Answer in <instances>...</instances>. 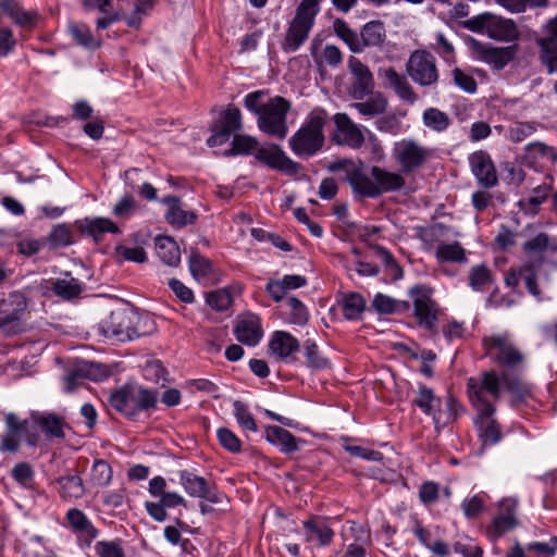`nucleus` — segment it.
Masks as SVG:
<instances>
[{
  "instance_id": "f257e3e1",
  "label": "nucleus",
  "mask_w": 557,
  "mask_h": 557,
  "mask_svg": "<svg viewBox=\"0 0 557 557\" xmlns=\"http://www.w3.org/2000/svg\"><path fill=\"white\" fill-rule=\"evenodd\" d=\"M331 170H344L352 193L361 198H376L382 194L398 191L406 183L401 172H389L373 165L368 174L362 162L356 164L348 159L332 164Z\"/></svg>"
},
{
  "instance_id": "f03ea898",
  "label": "nucleus",
  "mask_w": 557,
  "mask_h": 557,
  "mask_svg": "<svg viewBox=\"0 0 557 557\" xmlns=\"http://www.w3.org/2000/svg\"><path fill=\"white\" fill-rule=\"evenodd\" d=\"M247 110L258 116L257 124L261 132L284 139L288 133L286 123L290 103L281 96L268 98L264 90L249 92L244 98Z\"/></svg>"
},
{
  "instance_id": "7ed1b4c3",
  "label": "nucleus",
  "mask_w": 557,
  "mask_h": 557,
  "mask_svg": "<svg viewBox=\"0 0 557 557\" xmlns=\"http://www.w3.org/2000/svg\"><path fill=\"white\" fill-rule=\"evenodd\" d=\"M468 395L476 410L495 411L494 401L498 400L503 389L521 395L525 388L523 383L504 371L498 374L491 370L478 377H470L467 382Z\"/></svg>"
},
{
  "instance_id": "20e7f679",
  "label": "nucleus",
  "mask_w": 557,
  "mask_h": 557,
  "mask_svg": "<svg viewBox=\"0 0 557 557\" xmlns=\"http://www.w3.org/2000/svg\"><path fill=\"white\" fill-rule=\"evenodd\" d=\"M326 119L325 110L314 109L301 127L289 138V147L297 157L310 158L322 149L325 140L323 128Z\"/></svg>"
},
{
  "instance_id": "39448f33",
  "label": "nucleus",
  "mask_w": 557,
  "mask_h": 557,
  "mask_svg": "<svg viewBox=\"0 0 557 557\" xmlns=\"http://www.w3.org/2000/svg\"><path fill=\"white\" fill-rule=\"evenodd\" d=\"M157 394L139 385H125L112 393L109 404L119 412L135 417L138 412L156 408Z\"/></svg>"
},
{
  "instance_id": "423d86ee",
  "label": "nucleus",
  "mask_w": 557,
  "mask_h": 557,
  "mask_svg": "<svg viewBox=\"0 0 557 557\" xmlns=\"http://www.w3.org/2000/svg\"><path fill=\"white\" fill-rule=\"evenodd\" d=\"M318 12V0H302L300 2L296 16L290 23L283 42L285 52L298 50L307 40Z\"/></svg>"
},
{
  "instance_id": "0eeeda50",
  "label": "nucleus",
  "mask_w": 557,
  "mask_h": 557,
  "mask_svg": "<svg viewBox=\"0 0 557 557\" xmlns=\"http://www.w3.org/2000/svg\"><path fill=\"white\" fill-rule=\"evenodd\" d=\"M141 320L139 313L133 308H120L112 311L102 322L101 329L107 337L120 342L133 341L141 335L138 324Z\"/></svg>"
},
{
  "instance_id": "6e6552de",
  "label": "nucleus",
  "mask_w": 557,
  "mask_h": 557,
  "mask_svg": "<svg viewBox=\"0 0 557 557\" xmlns=\"http://www.w3.org/2000/svg\"><path fill=\"white\" fill-rule=\"evenodd\" d=\"M5 433L1 437L0 448L4 451L15 453L20 448L21 440L24 438L29 446L38 445L39 433L32 428L30 418L20 420L15 413L4 416Z\"/></svg>"
},
{
  "instance_id": "1a4fd4ad",
  "label": "nucleus",
  "mask_w": 557,
  "mask_h": 557,
  "mask_svg": "<svg viewBox=\"0 0 557 557\" xmlns=\"http://www.w3.org/2000/svg\"><path fill=\"white\" fill-rule=\"evenodd\" d=\"M487 355L507 369H516L524 361V355L508 335H495L484 338Z\"/></svg>"
},
{
  "instance_id": "9d476101",
  "label": "nucleus",
  "mask_w": 557,
  "mask_h": 557,
  "mask_svg": "<svg viewBox=\"0 0 557 557\" xmlns=\"http://www.w3.org/2000/svg\"><path fill=\"white\" fill-rule=\"evenodd\" d=\"M409 77L419 86H433L438 81L435 57L425 50H414L406 64Z\"/></svg>"
},
{
  "instance_id": "9b49d317",
  "label": "nucleus",
  "mask_w": 557,
  "mask_h": 557,
  "mask_svg": "<svg viewBox=\"0 0 557 557\" xmlns=\"http://www.w3.org/2000/svg\"><path fill=\"white\" fill-rule=\"evenodd\" d=\"M392 156L403 174L420 169L430 158V150L413 139H401L394 144Z\"/></svg>"
},
{
  "instance_id": "f8f14e48",
  "label": "nucleus",
  "mask_w": 557,
  "mask_h": 557,
  "mask_svg": "<svg viewBox=\"0 0 557 557\" xmlns=\"http://www.w3.org/2000/svg\"><path fill=\"white\" fill-rule=\"evenodd\" d=\"M27 307L24 295L20 292L10 293L0 299V331L14 335L22 331V317Z\"/></svg>"
},
{
  "instance_id": "ddd939ff",
  "label": "nucleus",
  "mask_w": 557,
  "mask_h": 557,
  "mask_svg": "<svg viewBox=\"0 0 557 557\" xmlns=\"http://www.w3.org/2000/svg\"><path fill=\"white\" fill-rule=\"evenodd\" d=\"M543 34L535 38L539 59L548 74L557 71V15L549 18L542 27Z\"/></svg>"
},
{
  "instance_id": "4468645a",
  "label": "nucleus",
  "mask_w": 557,
  "mask_h": 557,
  "mask_svg": "<svg viewBox=\"0 0 557 557\" xmlns=\"http://www.w3.org/2000/svg\"><path fill=\"white\" fill-rule=\"evenodd\" d=\"M242 128V113L238 108L228 106L211 126L212 135L207 139L209 147L225 144L232 133Z\"/></svg>"
},
{
  "instance_id": "2eb2a0df",
  "label": "nucleus",
  "mask_w": 557,
  "mask_h": 557,
  "mask_svg": "<svg viewBox=\"0 0 557 557\" xmlns=\"http://www.w3.org/2000/svg\"><path fill=\"white\" fill-rule=\"evenodd\" d=\"M29 418L33 430L41 433L47 441H61L65 437L69 425L62 417L48 411H33Z\"/></svg>"
},
{
  "instance_id": "dca6fc26",
  "label": "nucleus",
  "mask_w": 557,
  "mask_h": 557,
  "mask_svg": "<svg viewBox=\"0 0 557 557\" xmlns=\"http://www.w3.org/2000/svg\"><path fill=\"white\" fill-rule=\"evenodd\" d=\"M333 119L336 125L335 141L352 149L361 148L366 140L362 127L346 113H336Z\"/></svg>"
},
{
  "instance_id": "f3484780",
  "label": "nucleus",
  "mask_w": 557,
  "mask_h": 557,
  "mask_svg": "<svg viewBox=\"0 0 557 557\" xmlns=\"http://www.w3.org/2000/svg\"><path fill=\"white\" fill-rule=\"evenodd\" d=\"M410 295L413 297L414 315L419 324L428 330H432L437 320L436 304L421 286L412 287Z\"/></svg>"
},
{
  "instance_id": "a211bd4d",
  "label": "nucleus",
  "mask_w": 557,
  "mask_h": 557,
  "mask_svg": "<svg viewBox=\"0 0 557 557\" xmlns=\"http://www.w3.org/2000/svg\"><path fill=\"white\" fill-rule=\"evenodd\" d=\"M469 163L480 185L491 188L497 184V174L490 154L479 150L470 154Z\"/></svg>"
},
{
  "instance_id": "6ab92c4d",
  "label": "nucleus",
  "mask_w": 557,
  "mask_h": 557,
  "mask_svg": "<svg viewBox=\"0 0 557 557\" xmlns=\"http://www.w3.org/2000/svg\"><path fill=\"white\" fill-rule=\"evenodd\" d=\"M234 334L238 342L248 346H256L263 336L260 319L252 313L238 317Z\"/></svg>"
},
{
  "instance_id": "aec40b11",
  "label": "nucleus",
  "mask_w": 557,
  "mask_h": 557,
  "mask_svg": "<svg viewBox=\"0 0 557 557\" xmlns=\"http://www.w3.org/2000/svg\"><path fill=\"white\" fill-rule=\"evenodd\" d=\"M348 69L355 78L352 85L354 97L362 98L370 94L374 87V79L369 67L359 59L350 57L348 59Z\"/></svg>"
},
{
  "instance_id": "412c9836",
  "label": "nucleus",
  "mask_w": 557,
  "mask_h": 557,
  "mask_svg": "<svg viewBox=\"0 0 557 557\" xmlns=\"http://www.w3.org/2000/svg\"><path fill=\"white\" fill-rule=\"evenodd\" d=\"M256 158L273 169L287 173H297L300 169V165L287 157L277 146L257 149Z\"/></svg>"
},
{
  "instance_id": "4be33fe9",
  "label": "nucleus",
  "mask_w": 557,
  "mask_h": 557,
  "mask_svg": "<svg viewBox=\"0 0 557 557\" xmlns=\"http://www.w3.org/2000/svg\"><path fill=\"white\" fill-rule=\"evenodd\" d=\"M180 483L184 487L185 492L193 497L197 498H206L211 503H218L219 497L214 494L207 482V480L202 476H198L189 471H181L180 474Z\"/></svg>"
},
{
  "instance_id": "5701e85b",
  "label": "nucleus",
  "mask_w": 557,
  "mask_h": 557,
  "mask_svg": "<svg viewBox=\"0 0 557 557\" xmlns=\"http://www.w3.org/2000/svg\"><path fill=\"white\" fill-rule=\"evenodd\" d=\"M478 416L474 423L478 429L479 437L482 446H492L498 443L502 438V432L498 423L493 419L495 411L476 410Z\"/></svg>"
},
{
  "instance_id": "b1692460",
  "label": "nucleus",
  "mask_w": 557,
  "mask_h": 557,
  "mask_svg": "<svg viewBox=\"0 0 557 557\" xmlns=\"http://www.w3.org/2000/svg\"><path fill=\"white\" fill-rule=\"evenodd\" d=\"M379 77L385 87L393 89L405 101L414 102L417 96L404 75L398 74L393 67L380 69Z\"/></svg>"
},
{
  "instance_id": "393cba45",
  "label": "nucleus",
  "mask_w": 557,
  "mask_h": 557,
  "mask_svg": "<svg viewBox=\"0 0 557 557\" xmlns=\"http://www.w3.org/2000/svg\"><path fill=\"white\" fill-rule=\"evenodd\" d=\"M524 160L530 168H542L544 162L557 163V149L542 141H533L524 147Z\"/></svg>"
},
{
  "instance_id": "a878e982",
  "label": "nucleus",
  "mask_w": 557,
  "mask_h": 557,
  "mask_svg": "<svg viewBox=\"0 0 557 557\" xmlns=\"http://www.w3.org/2000/svg\"><path fill=\"white\" fill-rule=\"evenodd\" d=\"M476 51L482 61L493 65L496 70L505 67L516 55V46L492 47L476 44Z\"/></svg>"
},
{
  "instance_id": "bb28decb",
  "label": "nucleus",
  "mask_w": 557,
  "mask_h": 557,
  "mask_svg": "<svg viewBox=\"0 0 557 557\" xmlns=\"http://www.w3.org/2000/svg\"><path fill=\"white\" fill-rule=\"evenodd\" d=\"M441 403V398L425 385L419 386L416 397L412 399V405L420 408L426 416H431L436 426L442 422V412L438 410Z\"/></svg>"
},
{
  "instance_id": "cd10ccee",
  "label": "nucleus",
  "mask_w": 557,
  "mask_h": 557,
  "mask_svg": "<svg viewBox=\"0 0 557 557\" xmlns=\"http://www.w3.org/2000/svg\"><path fill=\"white\" fill-rule=\"evenodd\" d=\"M517 507V502L513 498L503 499L499 504L500 512L493 520L492 525L488 529V532L493 536H502L507 531L511 530L516 525L515 519V510Z\"/></svg>"
},
{
  "instance_id": "c85d7f7f",
  "label": "nucleus",
  "mask_w": 557,
  "mask_h": 557,
  "mask_svg": "<svg viewBox=\"0 0 557 557\" xmlns=\"http://www.w3.org/2000/svg\"><path fill=\"white\" fill-rule=\"evenodd\" d=\"M78 230L88 236H91L96 242L102 239L107 233H120L119 226L107 218H85L76 222Z\"/></svg>"
},
{
  "instance_id": "c756f323",
  "label": "nucleus",
  "mask_w": 557,
  "mask_h": 557,
  "mask_svg": "<svg viewBox=\"0 0 557 557\" xmlns=\"http://www.w3.org/2000/svg\"><path fill=\"white\" fill-rule=\"evenodd\" d=\"M299 348L300 345L297 338L285 331L274 332L269 343L270 352L281 360L290 359Z\"/></svg>"
},
{
  "instance_id": "7c9ffc66",
  "label": "nucleus",
  "mask_w": 557,
  "mask_h": 557,
  "mask_svg": "<svg viewBox=\"0 0 557 557\" xmlns=\"http://www.w3.org/2000/svg\"><path fill=\"white\" fill-rule=\"evenodd\" d=\"M66 520L71 529L89 545L99 534L88 517L79 509L72 508L66 512Z\"/></svg>"
},
{
  "instance_id": "2f4dec72",
  "label": "nucleus",
  "mask_w": 557,
  "mask_h": 557,
  "mask_svg": "<svg viewBox=\"0 0 557 557\" xmlns=\"http://www.w3.org/2000/svg\"><path fill=\"white\" fill-rule=\"evenodd\" d=\"M162 202L168 206L165 220L169 224L181 228L196 222V213L193 211L184 210L177 197L168 196L162 199Z\"/></svg>"
},
{
  "instance_id": "473e14b6",
  "label": "nucleus",
  "mask_w": 557,
  "mask_h": 557,
  "mask_svg": "<svg viewBox=\"0 0 557 557\" xmlns=\"http://www.w3.org/2000/svg\"><path fill=\"white\" fill-rule=\"evenodd\" d=\"M487 35L499 41H515L519 38V30L513 21L492 15L487 24Z\"/></svg>"
},
{
  "instance_id": "72a5a7b5",
  "label": "nucleus",
  "mask_w": 557,
  "mask_h": 557,
  "mask_svg": "<svg viewBox=\"0 0 557 557\" xmlns=\"http://www.w3.org/2000/svg\"><path fill=\"white\" fill-rule=\"evenodd\" d=\"M101 367L91 362H84L70 371L65 376V389L72 392L82 383L83 379L101 380L104 374L100 373Z\"/></svg>"
},
{
  "instance_id": "f704fd0d",
  "label": "nucleus",
  "mask_w": 557,
  "mask_h": 557,
  "mask_svg": "<svg viewBox=\"0 0 557 557\" xmlns=\"http://www.w3.org/2000/svg\"><path fill=\"white\" fill-rule=\"evenodd\" d=\"M154 249L159 259L166 265L176 267L181 262V251L176 242L164 235H159L154 239Z\"/></svg>"
},
{
  "instance_id": "c9c22d12",
  "label": "nucleus",
  "mask_w": 557,
  "mask_h": 557,
  "mask_svg": "<svg viewBox=\"0 0 557 557\" xmlns=\"http://www.w3.org/2000/svg\"><path fill=\"white\" fill-rule=\"evenodd\" d=\"M306 540L320 546L329 545L334 536L333 530L323 521L311 519L304 522Z\"/></svg>"
},
{
  "instance_id": "e433bc0d",
  "label": "nucleus",
  "mask_w": 557,
  "mask_h": 557,
  "mask_svg": "<svg viewBox=\"0 0 557 557\" xmlns=\"http://www.w3.org/2000/svg\"><path fill=\"white\" fill-rule=\"evenodd\" d=\"M265 438L271 444L278 446L281 451L284 454L294 453L298 448L295 436L287 430L280 426H267Z\"/></svg>"
},
{
  "instance_id": "4c0bfd02",
  "label": "nucleus",
  "mask_w": 557,
  "mask_h": 557,
  "mask_svg": "<svg viewBox=\"0 0 557 557\" xmlns=\"http://www.w3.org/2000/svg\"><path fill=\"white\" fill-rule=\"evenodd\" d=\"M362 51L367 47H380L386 38V30L383 22L370 21L363 25L360 32Z\"/></svg>"
},
{
  "instance_id": "58836bf2",
  "label": "nucleus",
  "mask_w": 557,
  "mask_h": 557,
  "mask_svg": "<svg viewBox=\"0 0 557 557\" xmlns=\"http://www.w3.org/2000/svg\"><path fill=\"white\" fill-rule=\"evenodd\" d=\"M1 9L20 26L32 27L37 21V13L23 9L15 0H5Z\"/></svg>"
},
{
  "instance_id": "ea45409f",
  "label": "nucleus",
  "mask_w": 557,
  "mask_h": 557,
  "mask_svg": "<svg viewBox=\"0 0 557 557\" xmlns=\"http://www.w3.org/2000/svg\"><path fill=\"white\" fill-rule=\"evenodd\" d=\"M51 289L62 299L70 300L83 292V284L75 277L66 274L52 283Z\"/></svg>"
},
{
  "instance_id": "a19ab883",
  "label": "nucleus",
  "mask_w": 557,
  "mask_h": 557,
  "mask_svg": "<svg viewBox=\"0 0 557 557\" xmlns=\"http://www.w3.org/2000/svg\"><path fill=\"white\" fill-rule=\"evenodd\" d=\"M350 107L362 116L372 119L385 112L387 100L382 95H375L366 101L355 102Z\"/></svg>"
},
{
  "instance_id": "79ce46f5",
  "label": "nucleus",
  "mask_w": 557,
  "mask_h": 557,
  "mask_svg": "<svg viewBox=\"0 0 557 557\" xmlns=\"http://www.w3.org/2000/svg\"><path fill=\"white\" fill-rule=\"evenodd\" d=\"M59 483L61 487V496L64 499H78L85 493L83 480L78 475L62 476L60 478Z\"/></svg>"
},
{
  "instance_id": "37998d69",
  "label": "nucleus",
  "mask_w": 557,
  "mask_h": 557,
  "mask_svg": "<svg viewBox=\"0 0 557 557\" xmlns=\"http://www.w3.org/2000/svg\"><path fill=\"white\" fill-rule=\"evenodd\" d=\"M435 257L440 262H463L466 261V251L457 242L440 244L436 247Z\"/></svg>"
},
{
  "instance_id": "c03bdc74",
  "label": "nucleus",
  "mask_w": 557,
  "mask_h": 557,
  "mask_svg": "<svg viewBox=\"0 0 557 557\" xmlns=\"http://www.w3.org/2000/svg\"><path fill=\"white\" fill-rule=\"evenodd\" d=\"M366 300L360 294L351 293L342 300L343 314L347 320L358 319L363 312Z\"/></svg>"
},
{
  "instance_id": "a18cd8bd",
  "label": "nucleus",
  "mask_w": 557,
  "mask_h": 557,
  "mask_svg": "<svg viewBox=\"0 0 557 557\" xmlns=\"http://www.w3.org/2000/svg\"><path fill=\"white\" fill-rule=\"evenodd\" d=\"M423 123L435 132H443L449 126L450 120L445 112L429 108L423 112Z\"/></svg>"
},
{
  "instance_id": "49530a36",
  "label": "nucleus",
  "mask_w": 557,
  "mask_h": 557,
  "mask_svg": "<svg viewBox=\"0 0 557 557\" xmlns=\"http://www.w3.org/2000/svg\"><path fill=\"white\" fill-rule=\"evenodd\" d=\"M69 32L73 39L85 48H97L99 42L94 38L90 28L85 24H71Z\"/></svg>"
},
{
  "instance_id": "de8ad7c7",
  "label": "nucleus",
  "mask_w": 557,
  "mask_h": 557,
  "mask_svg": "<svg viewBox=\"0 0 557 557\" xmlns=\"http://www.w3.org/2000/svg\"><path fill=\"white\" fill-rule=\"evenodd\" d=\"M491 282V271L484 264H479L471 269L469 284L474 290H483Z\"/></svg>"
},
{
  "instance_id": "09e8293b",
  "label": "nucleus",
  "mask_w": 557,
  "mask_h": 557,
  "mask_svg": "<svg viewBox=\"0 0 557 557\" xmlns=\"http://www.w3.org/2000/svg\"><path fill=\"white\" fill-rule=\"evenodd\" d=\"M305 357L309 367L314 369H325L329 367V360L321 356L317 344L307 339L304 344Z\"/></svg>"
},
{
  "instance_id": "8fccbe9b",
  "label": "nucleus",
  "mask_w": 557,
  "mask_h": 557,
  "mask_svg": "<svg viewBox=\"0 0 557 557\" xmlns=\"http://www.w3.org/2000/svg\"><path fill=\"white\" fill-rule=\"evenodd\" d=\"M211 262L198 251H193L189 258V270L194 277H206L211 272Z\"/></svg>"
},
{
  "instance_id": "3c124183",
  "label": "nucleus",
  "mask_w": 557,
  "mask_h": 557,
  "mask_svg": "<svg viewBox=\"0 0 557 557\" xmlns=\"http://www.w3.org/2000/svg\"><path fill=\"white\" fill-rule=\"evenodd\" d=\"M258 148L256 138L244 135H235L232 141V149L226 151V156H234L237 153H250Z\"/></svg>"
},
{
  "instance_id": "603ef678",
  "label": "nucleus",
  "mask_w": 557,
  "mask_h": 557,
  "mask_svg": "<svg viewBox=\"0 0 557 557\" xmlns=\"http://www.w3.org/2000/svg\"><path fill=\"white\" fill-rule=\"evenodd\" d=\"M287 306L290 309L289 322L296 325H305L308 322L309 313L306 306L296 297H290L287 300Z\"/></svg>"
},
{
  "instance_id": "864d4df0",
  "label": "nucleus",
  "mask_w": 557,
  "mask_h": 557,
  "mask_svg": "<svg viewBox=\"0 0 557 557\" xmlns=\"http://www.w3.org/2000/svg\"><path fill=\"white\" fill-rule=\"evenodd\" d=\"M91 478L95 484L106 486L112 480V468L104 460H96L91 468Z\"/></svg>"
},
{
  "instance_id": "5fc2aeb1",
  "label": "nucleus",
  "mask_w": 557,
  "mask_h": 557,
  "mask_svg": "<svg viewBox=\"0 0 557 557\" xmlns=\"http://www.w3.org/2000/svg\"><path fill=\"white\" fill-rule=\"evenodd\" d=\"M234 414L239 425L246 430L256 432L257 424L247 406L239 400L234 401Z\"/></svg>"
},
{
  "instance_id": "6e6d98bb",
  "label": "nucleus",
  "mask_w": 557,
  "mask_h": 557,
  "mask_svg": "<svg viewBox=\"0 0 557 557\" xmlns=\"http://www.w3.org/2000/svg\"><path fill=\"white\" fill-rule=\"evenodd\" d=\"M98 557H125V553L117 541H99L95 545Z\"/></svg>"
},
{
  "instance_id": "4d7b16f0",
  "label": "nucleus",
  "mask_w": 557,
  "mask_h": 557,
  "mask_svg": "<svg viewBox=\"0 0 557 557\" xmlns=\"http://www.w3.org/2000/svg\"><path fill=\"white\" fill-rule=\"evenodd\" d=\"M536 132V125L531 122H517L509 129V139L521 143Z\"/></svg>"
},
{
  "instance_id": "13d9d810",
  "label": "nucleus",
  "mask_w": 557,
  "mask_h": 557,
  "mask_svg": "<svg viewBox=\"0 0 557 557\" xmlns=\"http://www.w3.org/2000/svg\"><path fill=\"white\" fill-rule=\"evenodd\" d=\"M451 75L455 85H457L461 90L468 94H474L476 91V82L470 74L463 72L459 67H455L451 71Z\"/></svg>"
},
{
  "instance_id": "bf43d9fd",
  "label": "nucleus",
  "mask_w": 557,
  "mask_h": 557,
  "mask_svg": "<svg viewBox=\"0 0 557 557\" xmlns=\"http://www.w3.org/2000/svg\"><path fill=\"white\" fill-rule=\"evenodd\" d=\"M207 304L214 310H226L232 304V296L224 289L211 292L207 296Z\"/></svg>"
},
{
  "instance_id": "052dcab7",
  "label": "nucleus",
  "mask_w": 557,
  "mask_h": 557,
  "mask_svg": "<svg viewBox=\"0 0 557 557\" xmlns=\"http://www.w3.org/2000/svg\"><path fill=\"white\" fill-rule=\"evenodd\" d=\"M50 242L57 247H64L73 244V233L65 224L53 227L49 235Z\"/></svg>"
},
{
  "instance_id": "680f3d73",
  "label": "nucleus",
  "mask_w": 557,
  "mask_h": 557,
  "mask_svg": "<svg viewBox=\"0 0 557 557\" xmlns=\"http://www.w3.org/2000/svg\"><path fill=\"white\" fill-rule=\"evenodd\" d=\"M220 444L231 453H239L242 443L239 438L228 429L221 428L216 432Z\"/></svg>"
},
{
  "instance_id": "e2e57ef3",
  "label": "nucleus",
  "mask_w": 557,
  "mask_h": 557,
  "mask_svg": "<svg viewBox=\"0 0 557 557\" xmlns=\"http://www.w3.org/2000/svg\"><path fill=\"white\" fill-rule=\"evenodd\" d=\"M166 370L163 364L159 360L148 361L144 367V375L147 380L160 383L162 381H166L165 379Z\"/></svg>"
},
{
  "instance_id": "0e129e2a",
  "label": "nucleus",
  "mask_w": 557,
  "mask_h": 557,
  "mask_svg": "<svg viewBox=\"0 0 557 557\" xmlns=\"http://www.w3.org/2000/svg\"><path fill=\"white\" fill-rule=\"evenodd\" d=\"M374 250L376 257L380 258L384 262L386 268L391 270L394 278H400L403 276V271L400 267L397 264L394 257L391 255V252L381 246H376Z\"/></svg>"
},
{
  "instance_id": "69168bd1",
  "label": "nucleus",
  "mask_w": 557,
  "mask_h": 557,
  "mask_svg": "<svg viewBox=\"0 0 557 557\" xmlns=\"http://www.w3.org/2000/svg\"><path fill=\"white\" fill-rule=\"evenodd\" d=\"M520 275L525 283V286L531 295L540 299V289L536 284V273L531 265L520 268Z\"/></svg>"
},
{
  "instance_id": "338daca9",
  "label": "nucleus",
  "mask_w": 557,
  "mask_h": 557,
  "mask_svg": "<svg viewBox=\"0 0 557 557\" xmlns=\"http://www.w3.org/2000/svg\"><path fill=\"white\" fill-rule=\"evenodd\" d=\"M380 132L397 134L400 128V121L395 114L383 115L375 121Z\"/></svg>"
},
{
  "instance_id": "774afa93",
  "label": "nucleus",
  "mask_w": 557,
  "mask_h": 557,
  "mask_svg": "<svg viewBox=\"0 0 557 557\" xmlns=\"http://www.w3.org/2000/svg\"><path fill=\"white\" fill-rule=\"evenodd\" d=\"M372 306L381 314H389L395 311V300L381 293L374 296Z\"/></svg>"
}]
</instances>
